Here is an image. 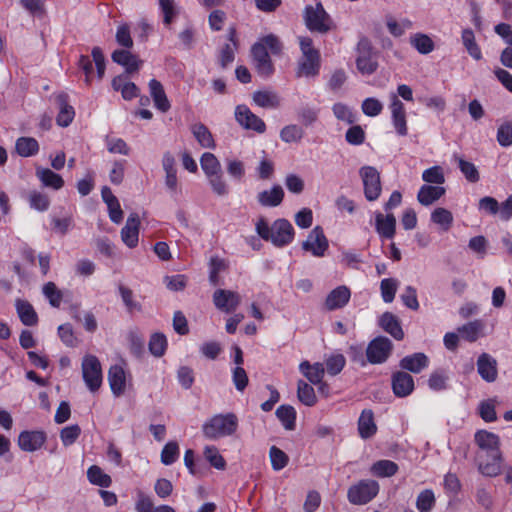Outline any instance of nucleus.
Returning a JSON list of instances; mask_svg holds the SVG:
<instances>
[{"instance_id":"obj_1","label":"nucleus","mask_w":512,"mask_h":512,"mask_svg":"<svg viewBox=\"0 0 512 512\" xmlns=\"http://www.w3.org/2000/svg\"><path fill=\"white\" fill-rule=\"evenodd\" d=\"M268 50L274 55H278L282 51L279 39L273 34L262 37L251 48L255 70L264 79L269 78L275 71Z\"/></svg>"},{"instance_id":"obj_2","label":"nucleus","mask_w":512,"mask_h":512,"mask_svg":"<svg viewBox=\"0 0 512 512\" xmlns=\"http://www.w3.org/2000/svg\"><path fill=\"white\" fill-rule=\"evenodd\" d=\"M238 425V417L234 413L216 414L204 422L202 433L205 438L216 440L233 435Z\"/></svg>"},{"instance_id":"obj_3","label":"nucleus","mask_w":512,"mask_h":512,"mask_svg":"<svg viewBox=\"0 0 512 512\" xmlns=\"http://www.w3.org/2000/svg\"><path fill=\"white\" fill-rule=\"evenodd\" d=\"M355 53V64L360 74L370 76L378 70L380 52L375 49L368 37L364 35L359 37Z\"/></svg>"},{"instance_id":"obj_4","label":"nucleus","mask_w":512,"mask_h":512,"mask_svg":"<svg viewBox=\"0 0 512 512\" xmlns=\"http://www.w3.org/2000/svg\"><path fill=\"white\" fill-rule=\"evenodd\" d=\"M379 490L377 481L363 479L348 488L347 499L353 505H365L378 495Z\"/></svg>"},{"instance_id":"obj_5","label":"nucleus","mask_w":512,"mask_h":512,"mask_svg":"<svg viewBox=\"0 0 512 512\" xmlns=\"http://www.w3.org/2000/svg\"><path fill=\"white\" fill-rule=\"evenodd\" d=\"M82 377L90 392H97L103 381L102 367L95 355H85L82 359Z\"/></svg>"},{"instance_id":"obj_6","label":"nucleus","mask_w":512,"mask_h":512,"mask_svg":"<svg viewBox=\"0 0 512 512\" xmlns=\"http://www.w3.org/2000/svg\"><path fill=\"white\" fill-rule=\"evenodd\" d=\"M92 59L88 55H81L78 60V66L85 74L86 85H91L93 75V62L96 66L97 77L101 80L105 74V57L100 47H94L91 51Z\"/></svg>"},{"instance_id":"obj_7","label":"nucleus","mask_w":512,"mask_h":512,"mask_svg":"<svg viewBox=\"0 0 512 512\" xmlns=\"http://www.w3.org/2000/svg\"><path fill=\"white\" fill-rule=\"evenodd\" d=\"M304 20L307 28L312 32L326 33L330 30V17L323 8L322 2H316L315 6H306Z\"/></svg>"},{"instance_id":"obj_8","label":"nucleus","mask_w":512,"mask_h":512,"mask_svg":"<svg viewBox=\"0 0 512 512\" xmlns=\"http://www.w3.org/2000/svg\"><path fill=\"white\" fill-rule=\"evenodd\" d=\"M364 188V195L368 201H376L382 191L380 174L373 166H363L359 170Z\"/></svg>"},{"instance_id":"obj_9","label":"nucleus","mask_w":512,"mask_h":512,"mask_svg":"<svg viewBox=\"0 0 512 512\" xmlns=\"http://www.w3.org/2000/svg\"><path fill=\"white\" fill-rule=\"evenodd\" d=\"M393 349L392 342L384 336L374 338L367 346L366 357L371 364H382L387 361Z\"/></svg>"},{"instance_id":"obj_10","label":"nucleus","mask_w":512,"mask_h":512,"mask_svg":"<svg viewBox=\"0 0 512 512\" xmlns=\"http://www.w3.org/2000/svg\"><path fill=\"white\" fill-rule=\"evenodd\" d=\"M328 248V239L320 226H315L308 234L307 239L302 242V249L315 257H323Z\"/></svg>"},{"instance_id":"obj_11","label":"nucleus","mask_w":512,"mask_h":512,"mask_svg":"<svg viewBox=\"0 0 512 512\" xmlns=\"http://www.w3.org/2000/svg\"><path fill=\"white\" fill-rule=\"evenodd\" d=\"M235 119L237 123L244 129L253 130L260 134L266 131L265 122L256 114H254L250 110V108L245 104H240L236 106Z\"/></svg>"},{"instance_id":"obj_12","label":"nucleus","mask_w":512,"mask_h":512,"mask_svg":"<svg viewBox=\"0 0 512 512\" xmlns=\"http://www.w3.org/2000/svg\"><path fill=\"white\" fill-rule=\"evenodd\" d=\"M295 236V230L292 224L284 218L277 219L272 224V238L270 242L275 247H285L289 245Z\"/></svg>"},{"instance_id":"obj_13","label":"nucleus","mask_w":512,"mask_h":512,"mask_svg":"<svg viewBox=\"0 0 512 512\" xmlns=\"http://www.w3.org/2000/svg\"><path fill=\"white\" fill-rule=\"evenodd\" d=\"M502 453L482 454L478 453L476 462L478 471L486 477H496L501 473Z\"/></svg>"},{"instance_id":"obj_14","label":"nucleus","mask_w":512,"mask_h":512,"mask_svg":"<svg viewBox=\"0 0 512 512\" xmlns=\"http://www.w3.org/2000/svg\"><path fill=\"white\" fill-rule=\"evenodd\" d=\"M46 440L47 435L43 430H24L20 432L17 444L24 452H35L42 448Z\"/></svg>"},{"instance_id":"obj_15","label":"nucleus","mask_w":512,"mask_h":512,"mask_svg":"<svg viewBox=\"0 0 512 512\" xmlns=\"http://www.w3.org/2000/svg\"><path fill=\"white\" fill-rule=\"evenodd\" d=\"M391 387L394 395L404 398L411 395L415 389L413 377L405 371H396L391 376Z\"/></svg>"},{"instance_id":"obj_16","label":"nucleus","mask_w":512,"mask_h":512,"mask_svg":"<svg viewBox=\"0 0 512 512\" xmlns=\"http://www.w3.org/2000/svg\"><path fill=\"white\" fill-rule=\"evenodd\" d=\"M241 302V297L237 292L217 289L213 293V303L217 309L225 313H231L236 310Z\"/></svg>"},{"instance_id":"obj_17","label":"nucleus","mask_w":512,"mask_h":512,"mask_svg":"<svg viewBox=\"0 0 512 512\" xmlns=\"http://www.w3.org/2000/svg\"><path fill=\"white\" fill-rule=\"evenodd\" d=\"M477 372L488 383L496 381L498 377L496 359L488 353L480 354L477 359Z\"/></svg>"},{"instance_id":"obj_18","label":"nucleus","mask_w":512,"mask_h":512,"mask_svg":"<svg viewBox=\"0 0 512 512\" xmlns=\"http://www.w3.org/2000/svg\"><path fill=\"white\" fill-rule=\"evenodd\" d=\"M392 123L399 136H406L408 133L406 112L404 104L398 99L397 95H393L390 104Z\"/></svg>"},{"instance_id":"obj_19","label":"nucleus","mask_w":512,"mask_h":512,"mask_svg":"<svg viewBox=\"0 0 512 512\" xmlns=\"http://www.w3.org/2000/svg\"><path fill=\"white\" fill-rule=\"evenodd\" d=\"M140 219L138 214L132 213L127 218L125 226L121 229L122 241L129 247L135 248L139 241Z\"/></svg>"},{"instance_id":"obj_20","label":"nucleus","mask_w":512,"mask_h":512,"mask_svg":"<svg viewBox=\"0 0 512 512\" xmlns=\"http://www.w3.org/2000/svg\"><path fill=\"white\" fill-rule=\"evenodd\" d=\"M429 358L423 352H416L403 357L399 366L402 371L418 374L429 366Z\"/></svg>"},{"instance_id":"obj_21","label":"nucleus","mask_w":512,"mask_h":512,"mask_svg":"<svg viewBox=\"0 0 512 512\" xmlns=\"http://www.w3.org/2000/svg\"><path fill=\"white\" fill-rule=\"evenodd\" d=\"M475 443L481 449L482 454H490L501 452L500 451V438L495 433L479 430L474 436Z\"/></svg>"},{"instance_id":"obj_22","label":"nucleus","mask_w":512,"mask_h":512,"mask_svg":"<svg viewBox=\"0 0 512 512\" xmlns=\"http://www.w3.org/2000/svg\"><path fill=\"white\" fill-rule=\"evenodd\" d=\"M350 298V289L345 285L338 286L334 288L332 291H330V293L327 295L325 299V307L329 311H334L343 308L344 306L347 305Z\"/></svg>"},{"instance_id":"obj_23","label":"nucleus","mask_w":512,"mask_h":512,"mask_svg":"<svg viewBox=\"0 0 512 512\" xmlns=\"http://www.w3.org/2000/svg\"><path fill=\"white\" fill-rule=\"evenodd\" d=\"M148 86L155 108L162 113L168 112L171 108V104L167 98L162 83L157 79H151Z\"/></svg>"},{"instance_id":"obj_24","label":"nucleus","mask_w":512,"mask_h":512,"mask_svg":"<svg viewBox=\"0 0 512 512\" xmlns=\"http://www.w3.org/2000/svg\"><path fill=\"white\" fill-rule=\"evenodd\" d=\"M375 228L381 238L392 239L396 233V218L392 213L385 216L377 213L375 216Z\"/></svg>"},{"instance_id":"obj_25","label":"nucleus","mask_w":512,"mask_h":512,"mask_svg":"<svg viewBox=\"0 0 512 512\" xmlns=\"http://www.w3.org/2000/svg\"><path fill=\"white\" fill-rule=\"evenodd\" d=\"M283 188L275 184L270 189L263 190L257 194V202L262 207H277L284 199Z\"/></svg>"},{"instance_id":"obj_26","label":"nucleus","mask_w":512,"mask_h":512,"mask_svg":"<svg viewBox=\"0 0 512 512\" xmlns=\"http://www.w3.org/2000/svg\"><path fill=\"white\" fill-rule=\"evenodd\" d=\"M379 326L395 340L400 341L404 338V331L397 316L391 312H385L379 319Z\"/></svg>"},{"instance_id":"obj_27","label":"nucleus","mask_w":512,"mask_h":512,"mask_svg":"<svg viewBox=\"0 0 512 512\" xmlns=\"http://www.w3.org/2000/svg\"><path fill=\"white\" fill-rule=\"evenodd\" d=\"M108 382L112 393L120 396L126 388V373L122 366L112 365L108 371Z\"/></svg>"},{"instance_id":"obj_28","label":"nucleus","mask_w":512,"mask_h":512,"mask_svg":"<svg viewBox=\"0 0 512 512\" xmlns=\"http://www.w3.org/2000/svg\"><path fill=\"white\" fill-rule=\"evenodd\" d=\"M111 58L113 62L123 66L127 73H133L140 68L142 61L128 50H115Z\"/></svg>"},{"instance_id":"obj_29","label":"nucleus","mask_w":512,"mask_h":512,"mask_svg":"<svg viewBox=\"0 0 512 512\" xmlns=\"http://www.w3.org/2000/svg\"><path fill=\"white\" fill-rule=\"evenodd\" d=\"M320 71V53H314L309 56H302L299 61L297 77H314Z\"/></svg>"},{"instance_id":"obj_30","label":"nucleus","mask_w":512,"mask_h":512,"mask_svg":"<svg viewBox=\"0 0 512 512\" xmlns=\"http://www.w3.org/2000/svg\"><path fill=\"white\" fill-rule=\"evenodd\" d=\"M56 101L60 108L56 122L61 127H67L72 123L75 117V110L73 106L68 103V95L66 93L59 94Z\"/></svg>"},{"instance_id":"obj_31","label":"nucleus","mask_w":512,"mask_h":512,"mask_svg":"<svg viewBox=\"0 0 512 512\" xmlns=\"http://www.w3.org/2000/svg\"><path fill=\"white\" fill-rule=\"evenodd\" d=\"M358 432L362 439H369L377 432L374 413L371 409H364L358 419Z\"/></svg>"},{"instance_id":"obj_32","label":"nucleus","mask_w":512,"mask_h":512,"mask_svg":"<svg viewBox=\"0 0 512 512\" xmlns=\"http://www.w3.org/2000/svg\"><path fill=\"white\" fill-rule=\"evenodd\" d=\"M446 192L442 186H432L424 184L417 193V200L423 206H430L439 200Z\"/></svg>"},{"instance_id":"obj_33","label":"nucleus","mask_w":512,"mask_h":512,"mask_svg":"<svg viewBox=\"0 0 512 512\" xmlns=\"http://www.w3.org/2000/svg\"><path fill=\"white\" fill-rule=\"evenodd\" d=\"M299 370L314 385L321 383L325 374L324 364L320 362L310 364L309 361L305 360L300 363Z\"/></svg>"},{"instance_id":"obj_34","label":"nucleus","mask_w":512,"mask_h":512,"mask_svg":"<svg viewBox=\"0 0 512 512\" xmlns=\"http://www.w3.org/2000/svg\"><path fill=\"white\" fill-rule=\"evenodd\" d=\"M399 471V466L396 462L388 459H381L375 461L370 466V473L378 478H389L394 476Z\"/></svg>"},{"instance_id":"obj_35","label":"nucleus","mask_w":512,"mask_h":512,"mask_svg":"<svg viewBox=\"0 0 512 512\" xmlns=\"http://www.w3.org/2000/svg\"><path fill=\"white\" fill-rule=\"evenodd\" d=\"M15 306L22 324L25 326H34L38 323V315L28 301L17 299Z\"/></svg>"},{"instance_id":"obj_36","label":"nucleus","mask_w":512,"mask_h":512,"mask_svg":"<svg viewBox=\"0 0 512 512\" xmlns=\"http://www.w3.org/2000/svg\"><path fill=\"white\" fill-rule=\"evenodd\" d=\"M228 39L232 44H225L220 51L219 62L222 68H226L235 59V50L237 49L238 43L236 30L234 28L229 29Z\"/></svg>"},{"instance_id":"obj_37","label":"nucleus","mask_w":512,"mask_h":512,"mask_svg":"<svg viewBox=\"0 0 512 512\" xmlns=\"http://www.w3.org/2000/svg\"><path fill=\"white\" fill-rule=\"evenodd\" d=\"M484 323L482 320L477 319L470 321L458 328V333L462 339L470 343L475 342L482 335Z\"/></svg>"},{"instance_id":"obj_38","label":"nucleus","mask_w":512,"mask_h":512,"mask_svg":"<svg viewBox=\"0 0 512 512\" xmlns=\"http://www.w3.org/2000/svg\"><path fill=\"white\" fill-rule=\"evenodd\" d=\"M135 510L137 512H176L175 509L169 505L154 506L152 499L144 493H139L135 502Z\"/></svg>"},{"instance_id":"obj_39","label":"nucleus","mask_w":512,"mask_h":512,"mask_svg":"<svg viewBox=\"0 0 512 512\" xmlns=\"http://www.w3.org/2000/svg\"><path fill=\"white\" fill-rule=\"evenodd\" d=\"M462 44L465 47L467 53L476 61L483 58L482 51L478 43L476 42L475 35L472 29L466 28L461 33Z\"/></svg>"},{"instance_id":"obj_40","label":"nucleus","mask_w":512,"mask_h":512,"mask_svg":"<svg viewBox=\"0 0 512 512\" xmlns=\"http://www.w3.org/2000/svg\"><path fill=\"white\" fill-rule=\"evenodd\" d=\"M191 132L199 145L203 148L214 149L216 144L212 133L203 123H196L191 126Z\"/></svg>"},{"instance_id":"obj_41","label":"nucleus","mask_w":512,"mask_h":512,"mask_svg":"<svg viewBox=\"0 0 512 512\" xmlns=\"http://www.w3.org/2000/svg\"><path fill=\"white\" fill-rule=\"evenodd\" d=\"M36 176L45 187L59 190L64 186V180L62 176L53 172L49 168H38L36 170Z\"/></svg>"},{"instance_id":"obj_42","label":"nucleus","mask_w":512,"mask_h":512,"mask_svg":"<svg viewBox=\"0 0 512 512\" xmlns=\"http://www.w3.org/2000/svg\"><path fill=\"white\" fill-rule=\"evenodd\" d=\"M15 149L21 157H31L39 152V143L33 137H19L15 143Z\"/></svg>"},{"instance_id":"obj_43","label":"nucleus","mask_w":512,"mask_h":512,"mask_svg":"<svg viewBox=\"0 0 512 512\" xmlns=\"http://www.w3.org/2000/svg\"><path fill=\"white\" fill-rule=\"evenodd\" d=\"M253 102L262 108H278L280 100L275 92L255 91L252 96Z\"/></svg>"},{"instance_id":"obj_44","label":"nucleus","mask_w":512,"mask_h":512,"mask_svg":"<svg viewBox=\"0 0 512 512\" xmlns=\"http://www.w3.org/2000/svg\"><path fill=\"white\" fill-rule=\"evenodd\" d=\"M410 44L420 54L426 55L435 49L434 41L424 33H416L410 37Z\"/></svg>"},{"instance_id":"obj_45","label":"nucleus","mask_w":512,"mask_h":512,"mask_svg":"<svg viewBox=\"0 0 512 512\" xmlns=\"http://www.w3.org/2000/svg\"><path fill=\"white\" fill-rule=\"evenodd\" d=\"M87 478L91 484L103 488H108L112 484L111 477L104 473L103 470L97 465H92L88 468Z\"/></svg>"},{"instance_id":"obj_46","label":"nucleus","mask_w":512,"mask_h":512,"mask_svg":"<svg viewBox=\"0 0 512 512\" xmlns=\"http://www.w3.org/2000/svg\"><path fill=\"white\" fill-rule=\"evenodd\" d=\"M297 397L299 401L309 407H312L317 402V397L314 388L303 380L297 383Z\"/></svg>"},{"instance_id":"obj_47","label":"nucleus","mask_w":512,"mask_h":512,"mask_svg":"<svg viewBox=\"0 0 512 512\" xmlns=\"http://www.w3.org/2000/svg\"><path fill=\"white\" fill-rule=\"evenodd\" d=\"M168 347L167 338L163 333L155 332L150 336L148 348L155 357H162Z\"/></svg>"},{"instance_id":"obj_48","label":"nucleus","mask_w":512,"mask_h":512,"mask_svg":"<svg viewBox=\"0 0 512 512\" xmlns=\"http://www.w3.org/2000/svg\"><path fill=\"white\" fill-rule=\"evenodd\" d=\"M277 418L283 424L285 429L293 430L296 422V411L290 405H280L275 412Z\"/></svg>"},{"instance_id":"obj_49","label":"nucleus","mask_w":512,"mask_h":512,"mask_svg":"<svg viewBox=\"0 0 512 512\" xmlns=\"http://www.w3.org/2000/svg\"><path fill=\"white\" fill-rule=\"evenodd\" d=\"M436 497L432 489L422 490L416 498V508L419 512H430L435 507Z\"/></svg>"},{"instance_id":"obj_50","label":"nucleus","mask_w":512,"mask_h":512,"mask_svg":"<svg viewBox=\"0 0 512 512\" xmlns=\"http://www.w3.org/2000/svg\"><path fill=\"white\" fill-rule=\"evenodd\" d=\"M346 359L341 353H333L325 359V369L330 376H336L344 369Z\"/></svg>"},{"instance_id":"obj_51","label":"nucleus","mask_w":512,"mask_h":512,"mask_svg":"<svg viewBox=\"0 0 512 512\" xmlns=\"http://www.w3.org/2000/svg\"><path fill=\"white\" fill-rule=\"evenodd\" d=\"M431 221L448 231L453 224V215L446 208L438 207L431 213Z\"/></svg>"},{"instance_id":"obj_52","label":"nucleus","mask_w":512,"mask_h":512,"mask_svg":"<svg viewBox=\"0 0 512 512\" xmlns=\"http://www.w3.org/2000/svg\"><path fill=\"white\" fill-rule=\"evenodd\" d=\"M28 202L32 209L40 212L47 211L50 206L49 197L40 191L32 190L28 194Z\"/></svg>"},{"instance_id":"obj_53","label":"nucleus","mask_w":512,"mask_h":512,"mask_svg":"<svg viewBox=\"0 0 512 512\" xmlns=\"http://www.w3.org/2000/svg\"><path fill=\"white\" fill-rule=\"evenodd\" d=\"M200 165L206 176L217 174V172L222 171L219 160L214 154L210 152H205L202 154L200 158Z\"/></svg>"},{"instance_id":"obj_54","label":"nucleus","mask_w":512,"mask_h":512,"mask_svg":"<svg viewBox=\"0 0 512 512\" xmlns=\"http://www.w3.org/2000/svg\"><path fill=\"white\" fill-rule=\"evenodd\" d=\"M458 168L470 183H477L480 180V174L474 163L461 157L457 158Z\"/></svg>"},{"instance_id":"obj_55","label":"nucleus","mask_w":512,"mask_h":512,"mask_svg":"<svg viewBox=\"0 0 512 512\" xmlns=\"http://www.w3.org/2000/svg\"><path fill=\"white\" fill-rule=\"evenodd\" d=\"M180 454L179 445L175 441H169L166 443L161 451V462L166 465H172L175 463Z\"/></svg>"},{"instance_id":"obj_56","label":"nucleus","mask_w":512,"mask_h":512,"mask_svg":"<svg viewBox=\"0 0 512 512\" xmlns=\"http://www.w3.org/2000/svg\"><path fill=\"white\" fill-rule=\"evenodd\" d=\"M269 457L272 469L275 471H280L288 465V455L277 446L270 447Z\"/></svg>"},{"instance_id":"obj_57","label":"nucleus","mask_w":512,"mask_h":512,"mask_svg":"<svg viewBox=\"0 0 512 512\" xmlns=\"http://www.w3.org/2000/svg\"><path fill=\"white\" fill-rule=\"evenodd\" d=\"M443 488L447 495L455 497L461 492L462 484L455 473L448 472L444 475Z\"/></svg>"},{"instance_id":"obj_58","label":"nucleus","mask_w":512,"mask_h":512,"mask_svg":"<svg viewBox=\"0 0 512 512\" xmlns=\"http://www.w3.org/2000/svg\"><path fill=\"white\" fill-rule=\"evenodd\" d=\"M303 135V129L295 124L287 125L280 131V138L285 143L299 142L303 138Z\"/></svg>"},{"instance_id":"obj_59","label":"nucleus","mask_w":512,"mask_h":512,"mask_svg":"<svg viewBox=\"0 0 512 512\" xmlns=\"http://www.w3.org/2000/svg\"><path fill=\"white\" fill-rule=\"evenodd\" d=\"M212 191L218 196H224L229 193L228 185L223 177V172H217V174H211L206 176Z\"/></svg>"},{"instance_id":"obj_60","label":"nucleus","mask_w":512,"mask_h":512,"mask_svg":"<svg viewBox=\"0 0 512 512\" xmlns=\"http://www.w3.org/2000/svg\"><path fill=\"white\" fill-rule=\"evenodd\" d=\"M118 291L128 312L132 313L133 311L142 310L141 304L137 301H134L133 291L130 288L124 285H119Z\"/></svg>"},{"instance_id":"obj_61","label":"nucleus","mask_w":512,"mask_h":512,"mask_svg":"<svg viewBox=\"0 0 512 512\" xmlns=\"http://www.w3.org/2000/svg\"><path fill=\"white\" fill-rule=\"evenodd\" d=\"M43 294L52 307L58 308L62 302L63 294L54 282H47L43 286Z\"/></svg>"},{"instance_id":"obj_62","label":"nucleus","mask_w":512,"mask_h":512,"mask_svg":"<svg viewBox=\"0 0 512 512\" xmlns=\"http://www.w3.org/2000/svg\"><path fill=\"white\" fill-rule=\"evenodd\" d=\"M381 296L385 303H391L397 292V281L393 278H385L380 283Z\"/></svg>"},{"instance_id":"obj_63","label":"nucleus","mask_w":512,"mask_h":512,"mask_svg":"<svg viewBox=\"0 0 512 512\" xmlns=\"http://www.w3.org/2000/svg\"><path fill=\"white\" fill-rule=\"evenodd\" d=\"M81 434V428L77 424L64 427L60 432V439L65 447L71 446L76 442Z\"/></svg>"},{"instance_id":"obj_64","label":"nucleus","mask_w":512,"mask_h":512,"mask_svg":"<svg viewBox=\"0 0 512 512\" xmlns=\"http://www.w3.org/2000/svg\"><path fill=\"white\" fill-rule=\"evenodd\" d=\"M422 179L426 183H432L436 184V186H440L445 182L443 169L440 166H432L423 171Z\"/></svg>"}]
</instances>
